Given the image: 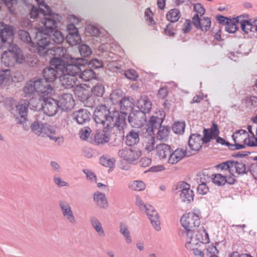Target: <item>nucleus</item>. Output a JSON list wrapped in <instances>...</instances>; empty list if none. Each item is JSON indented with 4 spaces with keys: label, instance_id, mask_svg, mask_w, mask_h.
<instances>
[{
    "label": "nucleus",
    "instance_id": "1",
    "mask_svg": "<svg viewBox=\"0 0 257 257\" xmlns=\"http://www.w3.org/2000/svg\"><path fill=\"white\" fill-rule=\"evenodd\" d=\"M79 62L61 66L59 60L55 59L52 61V66H54L61 73L59 76L60 81L65 88H70L79 84L78 74L81 71L80 66L87 63V61L86 59H84L83 61Z\"/></svg>",
    "mask_w": 257,
    "mask_h": 257
},
{
    "label": "nucleus",
    "instance_id": "2",
    "mask_svg": "<svg viewBox=\"0 0 257 257\" xmlns=\"http://www.w3.org/2000/svg\"><path fill=\"white\" fill-rule=\"evenodd\" d=\"M94 119L96 123H102L108 129L115 127L118 130H122L126 126L125 119L122 115L114 113L110 115V112L105 105L98 106L95 109Z\"/></svg>",
    "mask_w": 257,
    "mask_h": 257
},
{
    "label": "nucleus",
    "instance_id": "3",
    "mask_svg": "<svg viewBox=\"0 0 257 257\" xmlns=\"http://www.w3.org/2000/svg\"><path fill=\"white\" fill-rule=\"evenodd\" d=\"M185 235V248L196 257H203L205 249L203 244L209 242L208 234L204 227H201L194 233H188Z\"/></svg>",
    "mask_w": 257,
    "mask_h": 257
},
{
    "label": "nucleus",
    "instance_id": "4",
    "mask_svg": "<svg viewBox=\"0 0 257 257\" xmlns=\"http://www.w3.org/2000/svg\"><path fill=\"white\" fill-rule=\"evenodd\" d=\"M219 133L217 125L214 123L210 128L203 130V137L198 134H191L189 138L188 146L192 151L197 152L202 148L203 144L209 143Z\"/></svg>",
    "mask_w": 257,
    "mask_h": 257
},
{
    "label": "nucleus",
    "instance_id": "5",
    "mask_svg": "<svg viewBox=\"0 0 257 257\" xmlns=\"http://www.w3.org/2000/svg\"><path fill=\"white\" fill-rule=\"evenodd\" d=\"M32 131L37 135L42 137H49L58 145L63 143V137L59 133L58 130L54 125L42 123L39 120H36L31 125Z\"/></svg>",
    "mask_w": 257,
    "mask_h": 257
},
{
    "label": "nucleus",
    "instance_id": "6",
    "mask_svg": "<svg viewBox=\"0 0 257 257\" xmlns=\"http://www.w3.org/2000/svg\"><path fill=\"white\" fill-rule=\"evenodd\" d=\"M34 101L33 98L30 99V102L26 100H21L11 110L12 113L15 116L17 123L22 125L25 130H28L29 128L26 124L27 122V111L29 105L31 106V109H37L39 105V102L34 103Z\"/></svg>",
    "mask_w": 257,
    "mask_h": 257
},
{
    "label": "nucleus",
    "instance_id": "7",
    "mask_svg": "<svg viewBox=\"0 0 257 257\" xmlns=\"http://www.w3.org/2000/svg\"><path fill=\"white\" fill-rule=\"evenodd\" d=\"M1 60L6 66H11L14 65L15 63H23L25 57L22 50L18 46L12 45L9 47L7 51L2 54Z\"/></svg>",
    "mask_w": 257,
    "mask_h": 257
},
{
    "label": "nucleus",
    "instance_id": "8",
    "mask_svg": "<svg viewBox=\"0 0 257 257\" xmlns=\"http://www.w3.org/2000/svg\"><path fill=\"white\" fill-rule=\"evenodd\" d=\"M200 213L199 212H190L184 214L180 219L182 226L184 228V233H194L198 231L201 227Z\"/></svg>",
    "mask_w": 257,
    "mask_h": 257
},
{
    "label": "nucleus",
    "instance_id": "9",
    "mask_svg": "<svg viewBox=\"0 0 257 257\" xmlns=\"http://www.w3.org/2000/svg\"><path fill=\"white\" fill-rule=\"evenodd\" d=\"M42 14L43 17L41 22L43 26L37 28V31L41 30L42 33L49 35L56 28L57 22L59 21L60 17L58 14L53 13L50 8L49 9V12H47L46 10L42 11Z\"/></svg>",
    "mask_w": 257,
    "mask_h": 257
},
{
    "label": "nucleus",
    "instance_id": "10",
    "mask_svg": "<svg viewBox=\"0 0 257 257\" xmlns=\"http://www.w3.org/2000/svg\"><path fill=\"white\" fill-rule=\"evenodd\" d=\"M49 53L54 56V57L50 61V64L51 65L52 61L55 59L60 61V65L61 66L73 63H80L79 62L83 61L84 59L83 58H74L72 57L67 53L66 49L65 48L59 46L51 47Z\"/></svg>",
    "mask_w": 257,
    "mask_h": 257
},
{
    "label": "nucleus",
    "instance_id": "11",
    "mask_svg": "<svg viewBox=\"0 0 257 257\" xmlns=\"http://www.w3.org/2000/svg\"><path fill=\"white\" fill-rule=\"evenodd\" d=\"M68 20L71 24L67 25V29L68 31V34L66 37L67 42L71 45H75L79 43L81 41V38L78 33V29L76 28L75 25L79 23V19L74 15H70L68 17Z\"/></svg>",
    "mask_w": 257,
    "mask_h": 257
},
{
    "label": "nucleus",
    "instance_id": "12",
    "mask_svg": "<svg viewBox=\"0 0 257 257\" xmlns=\"http://www.w3.org/2000/svg\"><path fill=\"white\" fill-rule=\"evenodd\" d=\"M37 40L36 47L35 44L33 45L35 48V52L37 51L40 56H44L47 52H49L51 47L49 35L42 33V31H37L36 36Z\"/></svg>",
    "mask_w": 257,
    "mask_h": 257
},
{
    "label": "nucleus",
    "instance_id": "13",
    "mask_svg": "<svg viewBox=\"0 0 257 257\" xmlns=\"http://www.w3.org/2000/svg\"><path fill=\"white\" fill-rule=\"evenodd\" d=\"M33 80L36 87V92L39 95V98L37 102L39 103L41 98L54 94V87L46 80L43 78H37L33 79Z\"/></svg>",
    "mask_w": 257,
    "mask_h": 257
},
{
    "label": "nucleus",
    "instance_id": "14",
    "mask_svg": "<svg viewBox=\"0 0 257 257\" xmlns=\"http://www.w3.org/2000/svg\"><path fill=\"white\" fill-rule=\"evenodd\" d=\"M220 167L223 169H227L231 176H234V174L243 175L246 173L248 168L246 165L241 162L226 161L220 164Z\"/></svg>",
    "mask_w": 257,
    "mask_h": 257
},
{
    "label": "nucleus",
    "instance_id": "15",
    "mask_svg": "<svg viewBox=\"0 0 257 257\" xmlns=\"http://www.w3.org/2000/svg\"><path fill=\"white\" fill-rule=\"evenodd\" d=\"M51 96V95L45 96L41 98V100L40 101L43 102L41 104L43 111V113L41 114L42 115H44V113H45L49 116H54L57 112L58 108H59L58 100L52 98Z\"/></svg>",
    "mask_w": 257,
    "mask_h": 257
},
{
    "label": "nucleus",
    "instance_id": "16",
    "mask_svg": "<svg viewBox=\"0 0 257 257\" xmlns=\"http://www.w3.org/2000/svg\"><path fill=\"white\" fill-rule=\"evenodd\" d=\"M220 164L217 166L220 173L215 174L212 178L213 182L218 186H221L227 183L229 184H233L235 183L236 180L234 177L230 176L228 174L227 169H223L220 167Z\"/></svg>",
    "mask_w": 257,
    "mask_h": 257
},
{
    "label": "nucleus",
    "instance_id": "17",
    "mask_svg": "<svg viewBox=\"0 0 257 257\" xmlns=\"http://www.w3.org/2000/svg\"><path fill=\"white\" fill-rule=\"evenodd\" d=\"M118 155L129 163H134L141 157L142 152L138 148L130 147L119 150Z\"/></svg>",
    "mask_w": 257,
    "mask_h": 257
},
{
    "label": "nucleus",
    "instance_id": "18",
    "mask_svg": "<svg viewBox=\"0 0 257 257\" xmlns=\"http://www.w3.org/2000/svg\"><path fill=\"white\" fill-rule=\"evenodd\" d=\"M59 204L64 219L70 224H76L77 220L69 203L65 201H60Z\"/></svg>",
    "mask_w": 257,
    "mask_h": 257
},
{
    "label": "nucleus",
    "instance_id": "19",
    "mask_svg": "<svg viewBox=\"0 0 257 257\" xmlns=\"http://www.w3.org/2000/svg\"><path fill=\"white\" fill-rule=\"evenodd\" d=\"M176 190L181 192L180 197L183 202L188 203L193 200L194 192L190 189V186L188 183L183 182L178 183Z\"/></svg>",
    "mask_w": 257,
    "mask_h": 257
},
{
    "label": "nucleus",
    "instance_id": "20",
    "mask_svg": "<svg viewBox=\"0 0 257 257\" xmlns=\"http://www.w3.org/2000/svg\"><path fill=\"white\" fill-rule=\"evenodd\" d=\"M146 115L142 111H132L129 115L128 121L133 127L139 128L146 122Z\"/></svg>",
    "mask_w": 257,
    "mask_h": 257
},
{
    "label": "nucleus",
    "instance_id": "21",
    "mask_svg": "<svg viewBox=\"0 0 257 257\" xmlns=\"http://www.w3.org/2000/svg\"><path fill=\"white\" fill-rule=\"evenodd\" d=\"M248 137V133L243 130H240L235 132L232 138L234 142V145H232V149L239 150L245 148L246 138Z\"/></svg>",
    "mask_w": 257,
    "mask_h": 257
},
{
    "label": "nucleus",
    "instance_id": "22",
    "mask_svg": "<svg viewBox=\"0 0 257 257\" xmlns=\"http://www.w3.org/2000/svg\"><path fill=\"white\" fill-rule=\"evenodd\" d=\"M154 228L157 231L161 229L159 216L154 207L149 205L145 210Z\"/></svg>",
    "mask_w": 257,
    "mask_h": 257
},
{
    "label": "nucleus",
    "instance_id": "23",
    "mask_svg": "<svg viewBox=\"0 0 257 257\" xmlns=\"http://www.w3.org/2000/svg\"><path fill=\"white\" fill-rule=\"evenodd\" d=\"M59 108L62 110H71L75 105V101L72 95L69 93L62 94L58 100Z\"/></svg>",
    "mask_w": 257,
    "mask_h": 257
},
{
    "label": "nucleus",
    "instance_id": "24",
    "mask_svg": "<svg viewBox=\"0 0 257 257\" xmlns=\"http://www.w3.org/2000/svg\"><path fill=\"white\" fill-rule=\"evenodd\" d=\"M191 154L182 148H178L175 151L171 152L169 155L167 162L170 164H175L181 160L185 156H190Z\"/></svg>",
    "mask_w": 257,
    "mask_h": 257
},
{
    "label": "nucleus",
    "instance_id": "25",
    "mask_svg": "<svg viewBox=\"0 0 257 257\" xmlns=\"http://www.w3.org/2000/svg\"><path fill=\"white\" fill-rule=\"evenodd\" d=\"M239 25L241 29L245 34H249L250 33L257 32V25L255 24L254 20L251 22L250 20L244 19L243 16H238Z\"/></svg>",
    "mask_w": 257,
    "mask_h": 257
},
{
    "label": "nucleus",
    "instance_id": "26",
    "mask_svg": "<svg viewBox=\"0 0 257 257\" xmlns=\"http://www.w3.org/2000/svg\"><path fill=\"white\" fill-rule=\"evenodd\" d=\"M110 130L106 126L103 130L97 132L94 137L95 143L99 145L108 142L110 140Z\"/></svg>",
    "mask_w": 257,
    "mask_h": 257
},
{
    "label": "nucleus",
    "instance_id": "27",
    "mask_svg": "<svg viewBox=\"0 0 257 257\" xmlns=\"http://www.w3.org/2000/svg\"><path fill=\"white\" fill-rule=\"evenodd\" d=\"M194 25L197 29H201L203 31H208L211 25V20L208 17H204L203 19L200 20L198 14H196L193 18Z\"/></svg>",
    "mask_w": 257,
    "mask_h": 257
},
{
    "label": "nucleus",
    "instance_id": "28",
    "mask_svg": "<svg viewBox=\"0 0 257 257\" xmlns=\"http://www.w3.org/2000/svg\"><path fill=\"white\" fill-rule=\"evenodd\" d=\"M138 107L140 109V111L145 113H149L152 107V102L150 98L148 96H142L138 102Z\"/></svg>",
    "mask_w": 257,
    "mask_h": 257
},
{
    "label": "nucleus",
    "instance_id": "29",
    "mask_svg": "<svg viewBox=\"0 0 257 257\" xmlns=\"http://www.w3.org/2000/svg\"><path fill=\"white\" fill-rule=\"evenodd\" d=\"M13 35V28L12 26L0 23V36L5 38L8 43H10L8 42L9 40L12 41Z\"/></svg>",
    "mask_w": 257,
    "mask_h": 257
},
{
    "label": "nucleus",
    "instance_id": "30",
    "mask_svg": "<svg viewBox=\"0 0 257 257\" xmlns=\"http://www.w3.org/2000/svg\"><path fill=\"white\" fill-rule=\"evenodd\" d=\"M73 117L78 123L83 124L89 120L90 113L86 109H80L73 113Z\"/></svg>",
    "mask_w": 257,
    "mask_h": 257
},
{
    "label": "nucleus",
    "instance_id": "31",
    "mask_svg": "<svg viewBox=\"0 0 257 257\" xmlns=\"http://www.w3.org/2000/svg\"><path fill=\"white\" fill-rule=\"evenodd\" d=\"M171 148L168 145L165 144H160L156 145V155L161 160L166 159L170 154Z\"/></svg>",
    "mask_w": 257,
    "mask_h": 257
},
{
    "label": "nucleus",
    "instance_id": "32",
    "mask_svg": "<svg viewBox=\"0 0 257 257\" xmlns=\"http://www.w3.org/2000/svg\"><path fill=\"white\" fill-rule=\"evenodd\" d=\"M93 200L100 208L107 209L108 206L107 199L104 193L96 191L93 194Z\"/></svg>",
    "mask_w": 257,
    "mask_h": 257
},
{
    "label": "nucleus",
    "instance_id": "33",
    "mask_svg": "<svg viewBox=\"0 0 257 257\" xmlns=\"http://www.w3.org/2000/svg\"><path fill=\"white\" fill-rule=\"evenodd\" d=\"M59 72V71L56 68L55 69L51 67L46 68L44 69L43 72V79L51 83V82H53L58 77Z\"/></svg>",
    "mask_w": 257,
    "mask_h": 257
},
{
    "label": "nucleus",
    "instance_id": "34",
    "mask_svg": "<svg viewBox=\"0 0 257 257\" xmlns=\"http://www.w3.org/2000/svg\"><path fill=\"white\" fill-rule=\"evenodd\" d=\"M164 118L163 112L159 111L155 113V115H152L149 120V125L152 129L157 128L161 125Z\"/></svg>",
    "mask_w": 257,
    "mask_h": 257
},
{
    "label": "nucleus",
    "instance_id": "35",
    "mask_svg": "<svg viewBox=\"0 0 257 257\" xmlns=\"http://www.w3.org/2000/svg\"><path fill=\"white\" fill-rule=\"evenodd\" d=\"M12 81V75L9 69L0 70V87L4 85H9Z\"/></svg>",
    "mask_w": 257,
    "mask_h": 257
},
{
    "label": "nucleus",
    "instance_id": "36",
    "mask_svg": "<svg viewBox=\"0 0 257 257\" xmlns=\"http://www.w3.org/2000/svg\"><path fill=\"white\" fill-rule=\"evenodd\" d=\"M24 94L25 97H32L34 99V103H36V101L38 99L36 98H34L33 96L36 92V87L34 84V82L33 79L30 80L29 82H27L24 89H23Z\"/></svg>",
    "mask_w": 257,
    "mask_h": 257
},
{
    "label": "nucleus",
    "instance_id": "37",
    "mask_svg": "<svg viewBox=\"0 0 257 257\" xmlns=\"http://www.w3.org/2000/svg\"><path fill=\"white\" fill-rule=\"evenodd\" d=\"M91 225L100 236L105 235V231L100 220L95 216L90 218Z\"/></svg>",
    "mask_w": 257,
    "mask_h": 257
},
{
    "label": "nucleus",
    "instance_id": "38",
    "mask_svg": "<svg viewBox=\"0 0 257 257\" xmlns=\"http://www.w3.org/2000/svg\"><path fill=\"white\" fill-rule=\"evenodd\" d=\"M239 25V22L238 16L236 18L228 20L226 21L225 29L229 33H234L238 29Z\"/></svg>",
    "mask_w": 257,
    "mask_h": 257
},
{
    "label": "nucleus",
    "instance_id": "39",
    "mask_svg": "<svg viewBox=\"0 0 257 257\" xmlns=\"http://www.w3.org/2000/svg\"><path fill=\"white\" fill-rule=\"evenodd\" d=\"M128 188L132 191L140 192L145 190L146 185L142 180H132L128 183Z\"/></svg>",
    "mask_w": 257,
    "mask_h": 257
},
{
    "label": "nucleus",
    "instance_id": "40",
    "mask_svg": "<svg viewBox=\"0 0 257 257\" xmlns=\"http://www.w3.org/2000/svg\"><path fill=\"white\" fill-rule=\"evenodd\" d=\"M140 141L139 132L132 130L126 136L125 143L127 146L134 145Z\"/></svg>",
    "mask_w": 257,
    "mask_h": 257
},
{
    "label": "nucleus",
    "instance_id": "41",
    "mask_svg": "<svg viewBox=\"0 0 257 257\" xmlns=\"http://www.w3.org/2000/svg\"><path fill=\"white\" fill-rule=\"evenodd\" d=\"M19 35L22 41L27 43L30 47L31 51H35V48L34 47V43L32 41L30 34L27 31L23 30H20L19 31Z\"/></svg>",
    "mask_w": 257,
    "mask_h": 257
},
{
    "label": "nucleus",
    "instance_id": "42",
    "mask_svg": "<svg viewBox=\"0 0 257 257\" xmlns=\"http://www.w3.org/2000/svg\"><path fill=\"white\" fill-rule=\"evenodd\" d=\"M95 77L94 72L90 69H86L81 71L78 74V79L84 81H88Z\"/></svg>",
    "mask_w": 257,
    "mask_h": 257
},
{
    "label": "nucleus",
    "instance_id": "43",
    "mask_svg": "<svg viewBox=\"0 0 257 257\" xmlns=\"http://www.w3.org/2000/svg\"><path fill=\"white\" fill-rule=\"evenodd\" d=\"M100 163L105 167L109 168V171H111L114 167L115 159L109 156H102L100 158Z\"/></svg>",
    "mask_w": 257,
    "mask_h": 257
},
{
    "label": "nucleus",
    "instance_id": "44",
    "mask_svg": "<svg viewBox=\"0 0 257 257\" xmlns=\"http://www.w3.org/2000/svg\"><path fill=\"white\" fill-rule=\"evenodd\" d=\"M131 100L128 97H123L119 102L120 109L121 112L123 114H126V111L128 109H131L133 106V103Z\"/></svg>",
    "mask_w": 257,
    "mask_h": 257
},
{
    "label": "nucleus",
    "instance_id": "45",
    "mask_svg": "<svg viewBox=\"0 0 257 257\" xmlns=\"http://www.w3.org/2000/svg\"><path fill=\"white\" fill-rule=\"evenodd\" d=\"M86 32L93 37H100V41H103L102 38L103 32L94 25H88L86 28Z\"/></svg>",
    "mask_w": 257,
    "mask_h": 257
},
{
    "label": "nucleus",
    "instance_id": "46",
    "mask_svg": "<svg viewBox=\"0 0 257 257\" xmlns=\"http://www.w3.org/2000/svg\"><path fill=\"white\" fill-rule=\"evenodd\" d=\"M143 146L145 151L148 153H150L155 150V148L156 149L155 138L150 137L146 138L144 140Z\"/></svg>",
    "mask_w": 257,
    "mask_h": 257
},
{
    "label": "nucleus",
    "instance_id": "47",
    "mask_svg": "<svg viewBox=\"0 0 257 257\" xmlns=\"http://www.w3.org/2000/svg\"><path fill=\"white\" fill-rule=\"evenodd\" d=\"M123 93L119 89L113 90L110 95V100L112 104H116L120 102V100L123 98Z\"/></svg>",
    "mask_w": 257,
    "mask_h": 257
},
{
    "label": "nucleus",
    "instance_id": "48",
    "mask_svg": "<svg viewBox=\"0 0 257 257\" xmlns=\"http://www.w3.org/2000/svg\"><path fill=\"white\" fill-rule=\"evenodd\" d=\"M180 16V12L177 9H173L170 10L166 15L167 20L172 23L178 21Z\"/></svg>",
    "mask_w": 257,
    "mask_h": 257
},
{
    "label": "nucleus",
    "instance_id": "49",
    "mask_svg": "<svg viewBox=\"0 0 257 257\" xmlns=\"http://www.w3.org/2000/svg\"><path fill=\"white\" fill-rule=\"evenodd\" d=\"M170 134V130L167 126H160L157 134V138L160 141H166L168 139Z\"/></svg>",
    "mask_w": 257,
    "mask_h": 257
},
{
    "label": "nucleus",
    "instance_id": "50",
    "mask_svg": "<svg viewBox=\"0 0 257 257\" xmlns=\"http://www.w3.org/2000/svg\"><path fill=\"white\" fill-rule=\"evenodd\" d=\"M49 36L50 40H51L57 44H61L64 41L65 38L62 33L58 30L55 31L52 35L49 33Z\"/></svg>",
    "mask_w": 257,
    "mask_h": 257
},
{
    "label": "nucleus",
    "instance_id": "51",
    "mask_svg": "<svg viewBox=\"0 0 257 257\" xmlns=\"http://www.w3.org/2000/svg\"><path fill=\"white\" fill-rule=\"evenodd\" d=\"M185 124L184 122H174L172 130L173 132L176 134L181 135L185 130Z\"/></svg>",
    "mask_w": 257,
    "mask_h": 257
},
{
    "label": "nucleus",
    "instance_id": "52",
    "mask_svg": "<svg viewBox=\"0 0 257 257\" xmlns=\"http://www.w3.org/2000/svg\"><path fill=\"white\" fill-rule=\"evenodd\" d=\"M93 94L97 96H102L104 93V87L101 83H97L92 89Z\"/></svg>",
    "mask_w": 257,
    "mask_h": 257
},
{
    "label": "nucleus",
    "instance_id": "53",
    "mask_svg": "<svg viewBox=\"0 0 257 257\" xmlns=\"http://www.w3.org/2000/svg\"><path fill=\"white\" fill-rule=\"evenodd\" d=\"M243 102L247 107L257 106V97L254 96H246L243 100Z\"/></svg>",
    "mask_w": 257,
    "mask_h": 257
},
{
    "label": "nucleus",
    "instance_id": "54",
    "mask_svg": "<svg viewBox=\"0 0 257 257\" xmlns=\"http://www.w3.org/2000/svg\"><path fill=\"white\" fill-rule=\"evenodd\" d=\"M79 51L81 55L83 57L88 56L92 53L90 48L85 44H81L79 46Z\"/></svg>",
    "mask_w": 257,
    "mask_h": 257
},
{
    "label": "nucleus",
    "instance_id": "55",
    "mask_svg": "<svg viewBox=\"0 0 257 257\" xmlns=\"http://www.w3.org/2000/svg\"><path fill=\"white\" fill-rule=\"evenodd\" d=\"M39 10H38L36 7L33 6L30 12V15L31 18L35 19L38 18L41 20L43 17V15L42 14L41 10L39 8Z\"/></svg>",
    "mask_w": 257,
    "mask_h": 257
},
{
    "label": "nucleus",
    "instance_id": "56",
    "mask_svg": "<svg viewBox=\"0 0 257 257\" xmlns=\"http://www.w3.org/2000/svg\"><path fill=\"white\" fill-rule=\"evenodd\" d=\"M90 133L91 129L88 127H85L80 130L79 137L81 139L86 140L88 138Z\"/></svg>",
    "mask_w": 257,
    "mask_h": 257
},
{
    "label": "nucleus",
    "instance_id": "57",
    "mask_svg": "<svg viewBox=\"0 0 257 257\" xmlns=\"http://www.w3.org/2000/svg\"><path fill=\"white\" fill-rule=\"evenodd\" d=\"M88 65L90 67L94 69H97L102 67L103 64L101 60L95 58L90 60L88 63Z\"/></svg>",
    "mask_w": 257,
    "mask_h": 257
},
{
    "label": "nucleus",
    "instance_id": "58",
    "mask_svg": "<svg viewBox=\"0 0 257 257\" xmlns=\"http://www.w3.org/2000/svg\"><path fill=\"white\" fill-rule=\"evenodd\" d=\"M54 182L59 187H68L69 183L58 176H54Z\"/></svg>",
    "mask_w": 257,
    "mask_h": 257
},
{
    "label": "nucleus",
    "instance_id": "59",
    "mask_svg": "<svg viewBox=\"0 0 257 257\" xmlns=\"http://www.w3.org/2000/svg\"><path fill=\"white\" fill-rule=\"evenodd\" d=\"M125 76L129 79L136 80L138 77V73L134 69H129L124 73Z\"/></svg>",
    "mask_w": 257,
    "mask_h": 257
},
{
    "label": "nucleus",
    "instance_id": "60",
    "mask_svg": "<svg viewBox=\"0 0 257 257\" xmlns=\"http://www.w3.org/2000/svg\"><path fill=\"white\" fill-rule=\"evenodd\" d=\"M245 146L249 147H255L257 146V138L253 135L251 137H248L246 138Z\"/></svg>",
    "mask_w": 257,
    "mask_h": 257
},
{
    "label": "nucleus",
    "instance_id": "61",
    "mask_svg": "<svg viewBox=\"0 0 257 257\" xmlns=\"http://www.w3.org/2000/svg\"><path fill=\"white\" fill-rule=\"evenodd\" d=\"M119 232L123 236L131 232L127 224L123 222H120L119 224Z\"/></svg>",
    "mask_w": 257,
    "mask_h": 257
},
{
    "label": "nucleus",
    "instance_id": "62",
    "mask_svg": "<svg viewBox=\"0 0 257 257\" xmlns=\"http://www.w3.org/2000/svg\"><path fill=\"white\" fill-rule=\"evenodd\" d=\"M83 172L86 175L87 179L92 182H95L96 181V176L90 170L88 169L83 170Z\"/></svg>",
    "mask_w": 257,
    "mask_h": 257
},
{
    "label": "nucleus",
    "instance_id": "63",
    "mask_svg": "<svg viewBox=\"0 0 257 257\" xmlns=\"http://www.w3.org/2000/svg\"><path fill=\"white\" fill-rule=\"evenodd\" d=\"M208 188L205 183H202L198 185L197 187V191L200 194H206L208 191Z\"/></svg>",
    "mask_w": 257,
    "mask_h": 257
},
{
    "label": "nucleus",
    "instance_id": "64",
    "mask_svg": "<svg viewBox=\"0 0 257 257\" xmlns=\"http://www.w3.org/2000/svg\"><path fill=\"white\" fill-rule=\"evenodd\" d=\"M194 10L197 13V14H200L201 16L203 15L205 10L203 5L200 3H197L194 4Z\"/></svg>",
    "mask_w": 257,
    "mask_h": 257
}]
</instances>
